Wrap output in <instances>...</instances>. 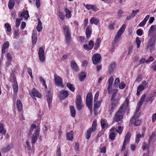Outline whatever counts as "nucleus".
Returning a JSON list of instances; mask_svg holds the SVG:
<instances>
[{"mask_svg": "<svg viewBox=\"0 0 156 156\" xmlns=\"http://www.w3.org/2000/svg\"><path fill=\"white\" fill-rule=\"evenodd\" d=\"M136 42L137 45V48H139L141 43V41L139 40V38L138 37H136Z\"/></svg>", "mask_w": 156, "mask_h": 156, "instance_id": "obj_48", "label": "nucleus"}, {"mask_svg": "<svg viewBox=\"0 0 156 156\" xmlns=\"http://www.w3.org/2000/svg\"><path fill=\"white\" fill-rule=\"evenodd\" d=\"M99 21V19L94 17H92L90 20V22L91 24L94 23L95 25H97Z\"/></svg>", "mask_w": 156, "mask_h": 156, "instance_id": "obj_26", "label": "nucleus"}, {"mask_svg": "<svg viewBox=\"0 0 156 156\" xmlns=\"http://www.w3.org/2000/svg\"><path fill=\"white\" fill-rule=\"evenodd\" d=\"M40 81L43 82V85L45 87V88H46L47 87V86L45 84V81L44 80V79L42 78V77H40Z\"/></svg>", "mask_w": 156, "mask_h": 156, "instance_id": "obj_60", "label": "nucleus"}, {"mask_svg": "<svg viewBox=\"0 0 156 156\" xmlns=\"http://www.w3.org/2000/svg\"><path fill=\"white\" fill-rule=\"evenodd\" d=\"M97 122H96V121L94 120L93 121V123L92 124V126L90 128L91 129H93V130L94 131H95L96 129V126H97Z\"/></svg>", "mask_w": 156, "mask_h": 156, "instance_id": "obj_45", "label": "nucleus"}, {"mask_svg": "<svg viewBox=\"0 0 156 156\" xmlns=\"http://www.w3.org/2000/svg\"><path fill=\"white\" fill-rule=\"evenodd\" d=\"M86 76V74L84 72H82L80 75L79 76V79L81 81H83Z\"/></svg>", "mask_w": 156, "mask_h": 156, "instance_id": "obj_34", "label": "nucleus"}, {"mask_svg": "<svg viewBox=\"0 0 156 156\" xmlns=\"http://www.w3.org/2000/svg\"><path fill=\"white\" fill-rule=\"evenodd\" d=\"M141 137V135L140 134H138L136 136V142L138 143L139 142L140 138Z\"/></svg>", "mask_w": 156, "mask_h": 156, "instance_id": "obj_62", "label": "nucleus"}, {"mask_svg": "<svg viewBox=\"0 0 156 156\" xmlns=\"http://www.w3.org/2000/svg\"><path fill=\"white\" fill-rule=\"evenodd\" d=\"M11 80H12L13 82L12 86L14 91L15 93H17L18 91V86L16 78L14 75H11Z\"/></svg>", "mask_w": 156, "mask_h": 156, "instance_id": "obj_10", "label": "nucleus"}, {"mask_svg": "<svg viewBox=\"0 0 156 156\" xmlns=\"http://www.w3.org/2000/svg\"><path fill=\"white\" fill-rule=\"evenodd\" d=\"M144 88V87L142 85H139L137 88V90L136 92V94L137 95H140V91L143 90Z\"/></svg>", "mask_w": 156, "mask_h": 156, "instance_id": "obj_32", "label": "nucleus"}, {"mask_svg": "<svg viewBox=\"0 0 156 156\" xmlns=\"http://www.w3.org/2000/svg\"><path fill=\"white\" fill-rule=\"evenodd\" d=\"M113 80H114L112 76H111L110 77V78H109L108 80V86H109V87H112V84Z\"/></svg>", "mask_w": 156, "mask_h": 156, "instance_id": "obj_44", "label": "nucleus"}, {"mask_svg": "<svg viewBox=\"0 0 156 156\" xmlns=\"http://www.w3.org/2000/svg\"><path fill=\"white\" fill-rule=\"evenodd\" d=\"M139 9H137L136 10H133L132 11V14L131 15V16L132 17H134L136 15V14L139 12Z\"/></svg>", "mask_w": 156, "mask_h": 156, "instance_id": "obj_50", "label": "nucleus"}, {"mask_svg": "<svg viewBox=\"0 0 156 156\" xmlns=\"http://www.w3.org/2000/svg\"><path fill=\"white\" fill-rule=\"evenodd\" d=\"M115 63L114 62L111 63L109 67V72L110 73H112L115 68Z\"/></svg>", "mask_w": 156, "mask_h": 156, "instance_id": "obj_25", "label": "nucleus"}, {"mask_svg": "<svg viewBox=\"0 0 156 156\" xmlns=\"http://www.w3.org/2000/svg\"><path fill=\"white\" fill-rule=\"evenodd\" d=\"M57 156H61V151L60 147H58L57 151Z\"/></svg>", "mask_w": 156, "mask_h": 156, "instance_id": "obj_56", "label": "nucleus"}, {"mask_svg": "<svg viewBox=\"0 0 156 156\" xmlns=\"http://www.w3.org/2000/svg\"><path fill=\"white\" fill-rule=\"evenodd\" d=\"M101 41L100 38H98L97 39L96 42L94 44V49L97 50L100 47V42Z\"/></svg>", "mask_w": 156, "mask_h": 156, "instance_id": "obj_27", "label": "nucleus"}, {"mask_svg": "<svg viewBox=\"0 0 156 156\" xmlns=\"http://www.w3.org/2000/svg\"><path fill=\"white\" fill-rule=\"evenodd\" d=\"M141 123V121L140 120L138 119L135 121L134 125L135 126H137L139 125Z\"/></svg>", "mask_w": 156, "mask_h": 156, "instance_id": "obj_54", "label": "nucleus"}, {"mask_svg": "<svg viewBox=\"0 0 156 156\" xmlns=\"http://www.w3.org/2000/svg\"><path fill=\"white\" fill-rule=\"evenodd\" d=\"M150 38L148 40L147 45V48L149 49L150 52L153 51L154 48L156 41V37H149Z\"/></svg>", "mask_w": 156, "mask_h": 156, "instance_id": "obj_4", "label": "nucleus"}, {"mask_svg": "<svg viewBox=\"0 0 156 156\" xmlns=\"http://www.w3.org/2000/svg\"><path fill=\"white\" fill-rule=\"evenodd\" d=\"M16 106L18 111L19 112L21 111L22 109L23 105L20 100H18L17 101Z\"/></svg>", "mask_w": 156, "mask_h": 156, "instance_id": "obj_22", "label": "nucleus"}, {"mask_svg": "<svg viewBox=\"0 0 156 156\" xmlns=\"http://www.w3.org/2000/svg\"><path fill=\"white\" fill-rule=\"evenodd\" d=\"M12 147V145L10 144L7 146L6 147L3 148L2 150L5 152H7L9 151Z\"/></svg>", "mask_w": 156, "mask_h": 156, "instance_id": "obj_39", "label": "nucleus"}, {"mask_svg": "<svg viewBox=\"0 0 156 156\" xmlns=\"http://www.w3.org/2000/svg\"><path fill=\"white\" fill-rule=\"evenodd\" d=\"M116 103H116V102H111L110 107V108L109 109V110L111 112H113V110L115 109V108L116 107Z\"/></svg>", "mask_w": 156, "mask_h": 156, "instance_id": "obj_35", "label": "nucleus"}, {"mask_svg": "<svg viewBox=\"0 0 156 156\" xmlns=\"http://www.w3.org/2000/svg\"><path fill=\"white\" fill-rule=\"evenodd\" d=\"M37 34L36 32H33L32 34V43L35 44L37 41Z\"/></svg>", "mask_w": 156, "mask_h": 156, "instance_id": "obj_21", "label": "nucleus"}, {"mask_svg": "<svg viewBox=\"0 0 156 156\" xmlns=\"http://www.w3.org/2000/svg\"><path fill=\"white\" fill-rule=\"evenodd\" d=\"M128 104L129 101L126 99L123 105L116 112L114 117V119L115 121L118 122L122 121L123 115L125 112L129 110Z\"/></svg>", "mask_w": 156, "mask_h": 156, "instance_id": "obj_1", "label": "nucleus"}, {"mask_svg": "<svg viewBox=\"0 0 156 156\" xmlns=\"http://www.w3.org/2000/svg\"><path fill=\"white\" fill-rule=\"evenodd\" d=\"M47 101L48 104V106L49 109L51 108V103H52V94L50 91L47 93Z\"/></svg>", "mask_w": 156, "mask_h": 156, "instance_id": "obj_13", "label": "nucleus"}, {"mask_svg": "<svg viewBox=\"0 0 156 156\" xmlns=\"http://www.w3.org/2000/svg\"><path fill=\"white\" fill-rule=\"evenodd\" d=\"M92 95L90 92L87 93L86 98V104L91 113L92 108Z\"/></svg>", "mask_w": 156, "mask_h": 156, "instance_id": "obj_5", "label": "nucleus"}, {"mask_svg": "<svg viewBox=\"0 0 156 156\" xmlns=\"http://www.w3.org/2000/svg\"><path fill=\"white\" fill-rule=\"evenodd\" d=\"M131 134L129 132H128L127 133L126 135L125 136L124 141H125L127 143L128 141H129L130 138Z\"/></svg>", "mask_w": 156, "mask_h": 156, "instance_id": "obj_37", "label": "nucleus"}, {"mask_svg": "<svg viewBox=\"0 0 156 156\" xmlns=\"http://www.w3.org/2000/svg\"><path fill=\"white\" fill-rule=\"evenodd\" d=\"M120 80L118 78H116L114 82V85L116 87H118L120 83Z\"/></svg>", "mask_w": 156, "mask_h": 156, "instance_id": "obj_46", "label": "nucleus"}, {"mask_svg": "<svg viewBox=\"0 0 156 156\" xmlns=\"http://www.w3.org/2000/svg\"><path fill=\"white\" fill-rule=\"evenodd\" d=\"M15 4V2L14 0H10L9 2L8 6L10 9H13Z\"/></svg>", "mask_w": 156, "mask_h": 156, "instance_id": "obj_33", "label": "nucleus"}, {"mask_svg": "<svg viewBox=\"0 0 156 156\" xmlns=\"http://www.w3.org/2000/svg\"><path fill=\"white\" fill-rule=\"evenodd\" d=\"M123 128L121 126H119L118 127V129L117 130V132L119 134H121L122 133Z\"/></svg>", "mask_w": 156, "mask_h": 156, "instance_id": "obj_61", "label": "nucleus"}, {"mask_svg": "<svg viewBox=\"0 0 156 156\" xmlns=\"http://www.w3.org/2000/svg\"><path fill=\"white\" fill-rule=\"evenodd\" d=\"M156 95V92H155L149 94L147 98L145 100V101L146 102H148L149 101H151L152 102L154 99V97Z\"/></svg>", "mask_w": 156, "mask_h": 156, "instance_id": "obj_14", "label": "nucleus"}, {"mask_svg": "<svg viewBox=\"0 0 156 156\" xmlns=\"http://www.w3.org/2000/svg\"><path fill=\"white\" fill-rule=\"evenodd\" d=\"M30 96L32 98L35 100H36L35 97L39 98H41V94L38 92V91L34 88L31 91H29Z\"/></svg>", "mask_w": 156, "mask_h": 156, "instance_id": "obj_8", "label": "nucleus"}, {"mask_svg": "<svg viewBox=\"0 0 156 156\" xmlns=\"http://www.w3.org/2000/svg\"><path fill=\"white\" fill-rule=\"evenodd\" d=\"M58 16L61 20H63L64 19L65 17L64 14L62 12H60Z\"/></svg>", "mask_w": 156, "mask_h": 156, "instance_id": "obj_47", "label": "nucleus"}, {"mask_svg": "<svg viewBox=\"0 0 156 156\" xmlns=\"http://www.w3.org/2000/svg\"><path fill=\"white\" fill-rule=\"evenodd\" d=\"M67 87L72 92H73L75 90V88L73 86V84L69 83H68L67 84Z\"/></svg>", "mask_w": 156, "mask_h": 156, "instance_id": "obj_38", "label": "nucleus"}, {"mask_svg": "<svg viewBox=\"0 0 156 156\" xmlns=\"http://www.w3.org/2000/svg\"><path fill=\"white\" fill-rule=\"evenodd\" d=\"M140 116V114L139 113L135 112L134 115L132 117V118L131 119L130 121L133 122L134 119L136 120Z\"/></svg>", "mask_w": 156, "mask_h": 156, "instance_id": "obj_36", "label": "nucleus"}, {"mask_svg": "<svg viewBox=\"0 0 156 156\" xmlns=\"http://www.w3.org/2000/svg\"><path fill=\"white\" fill-rule=\"evenodd\" d=\"M142 31L141 29H138L136 31V34L139 36L142 35Z\"/></svg>", "mask_w": 156, "mask_h": 156, "instance_id": "obj_63", "label": "nucleus"}, {"mask_svg": "<svg viewBox=\"0 0 156 156\" xmlns=\"http://www.w3.org/2000/svg\"><path fill=\"white\" fill-rule=\"evenodd\" d=\"M101 56L99 54H96L93 56L92 60V62L94 64L98 63L101 59Z\"/></svg>", "mask_w": 156, "mask_h": 156, "instance_id": "obj_9", "label": "nucleus"}, {"mask_svg": "<svg viewBox=\"0 0 156 156\" xmlns=\"http://www.w3.org/2000/svg\"><path fill=\"white\" fill-rule=\"evenodd\" d=\"M6 132V129L4 128V126L2 123H0V133L5 135Z\"/></svg>", "mask_w": 156, "mask_h": 156, "instance_id": "obj_30", "label": "nucleus"}, {"mask_svg": "<svg viewBox=\"0 0 156 156\" xmlns=\"http://www.w3.org/2000/svg\"><path fill=\"white\" fill-rule=\"evenodd\" d=\"M119 88L120 89H123L125 87L126 85L124 83V82H121L120 83H119Z\"/></svg>", "mask_w": 156, "mask_h": 156, "instance_id": "obj_53", "label": "nucleus"}, {"mask_svg": "<svg viewBox=\"0 0 156 156\" xmlns=\"http://www.w3.org/2000/svg\"><path fill=\"white\" fill-rule=\"evenodd\" d=\"M40 127L35 124H32L29 131V134L32 135L30 137L31 144H34L37 141L39 136Z\"/></svg>", "mask_w": 156, "mask_h": 156, "instance_id": "obj_2", "label": "nucleus"}, {"mask_svg": "<svg viewBox=\"0 0 156 156\" xmlns=\"http://www.w3.org/2000/svg\"><path fill=\"white\" fill-rule=\"evenodd\" d=\"M101 125L102 126V128H104L105 127V126L106 125L105 122V120L103 119H101Z\"/></svg>", "mask_w": 156, "mask_h": 156, "instance_id": "obj_55", "label": "nucleus"}, {"mask_svg": "<svg viewBox=\"0 0 156 156\" xmlns=\"http://www.w3.org/2000/svg\"><path fill=\"white\" fill-rule=\"evenodd\" d=\"M146 94H143L142 95L141 98H140V99L138 103L142 105L146 97Z\"/></svg>", "mask_w": 156, "mask_h": 156, "instance_id": "obj_40", "label": "nucleus"}, {"mask_svg": "<svg viewBox=\"0 0 156 156\" xmlns=\"http://www.w3.org/2000/svg\"><path fill=\"white\" fill-rule=\"evenodd\" d=\"M66 12V16L67 18H70L71 17V12L68 9L66 8L65 9Z\"/></svg>", "mask_w": 156, "mask_h": 156, "instance_id": "obj_41", "label": "nucleus"}, {"mask_svg": "<svg viewBox=\"0 0 156 156\" xmlns=\"http://www.w3.org/2000/svg\"><path fill=\"white\" fill-rule=\"evenodd\" d=\"M115 133L113 132H112L110 133L109 135V137L110 139L111 140H113L115 137Z\"/></svg>", "mask_w": 156, "mask_h": 156, "instance_id": "obj_52", "label": "nucleus"}, {"mask_svg": "<svg viewBox=\"0 0 156 156\" xmlns=\"http://www.w3.org/2000/svg\"><path fill=\"white\" fill-rule=\"evenodd\" d=\"M142 86L144 87V88H146L148 87V83L145 81H143L142 83Z\"/></svg>", "mask_w": 156, "mask_h": 156, "instance_id": "obj_58", "label": "nucleus"}, {"mask_svg": "<svg viewBox=\"0 0 156 156\" xmlns=\"http://www.w3.org/2000/svg\"><path fill=\"white\" fill-rule=\"evenodd\" d=\"M126 27V25L125 24H123L119 29L117 33V35H116L115 36L114 41V43H116L117 40L123 33Z\"/></svg>", "mask_w": 156, "mask_h": 156, "instance_id": "obj_6", "label": "nucleus"}, {"mask_svg": "<svg viewBox=\"0 0 156 156\" xmlns=\"http://www.w3.org/2000/svg\"><path fill=\"white\" fill-rule=\"evenodd\" d=\"M155 25H152L149 30L148 32V36L149 37H156V33L154 32L155 31Z\"/></svg>", "mask_w": 156, "mask_h": 156, "instance_id": "obj_12", "label": "nucleus"}, {"mask_svg": "<svg viewBox=\"0 0 156 156\" xmlns=\"http://www.w3.org/2000/svg\"><path fill=\"white\" fill-rule=\"evenodd\" d=\"M95 131L93 129L89 128L87 131L86 133V138L87 140H89L90 137L91 133L93 132H94Z\"/></svg>", "mask_w": 156, "mask_h": 156, "instance_id": "obj_17", "label": "nucleus"}, {"mask_svg": "<svg viewBox=\"0 0 156 156\" xmlns=\"http://www.w3.org/2000/svg\"><path fill=\"white\" fill-rule=\"evenodd\" d=\"M94 43L93 41L91 40L89 42L88 45L90 50L92 49L94 46Z\"/></svg>", "mask_w": 156, "mask_h": 156, "instance_id": "obj_49", "label": "nucleus"}, {"mask_svg": "<svg viewBox=\"0 0 156 156\" xmlns=\"http://www.w3.org/2000/svg\"><path fill=\"white\" fill-rule=\"evenodd\" d=\"M82 101L80 95H77L76 98V108L78 111H80L82 109Z\"/></svg>", "mask_w": 156, "mask_h": 156, "instance_id": "obj_7", "label": "nucleus"}, {"mask_svg": "<svg viewBox=\"0 0 156 156\" xmlns=\"http://www.w3.org/2000/svg\"><path fill=\"white\" fill-rule=\"evenodd\" d=\"M29 16L28 12L27 11L25 10L22 12L20 14V17H23L25 19H27Z\"/></svg>", "mask_w": 156, "mask_h": 156, "instance_id": "obj_28", "label": "nucleus"}, {"mask_svg": "<svg viewBox=\"0 0 156 156\" xmlns=\"http://www.w3.org/2000/svg\"><path fill=\"white\" fill-rule=\"evenodd\" d=\"M66 136L68 140H71L73 138V131H70L66 134Z\"/></svg>", "mask_w": 156, "mask_h": 156, "instance_id": "obj_31", "label": "nucleus"}, {"mask_svg": "<svg viewBox=\"0 0 156 156\" xmlns=\"http://www.w3.org/2000/svg\"><path fill=\"white\" fill-rule=\"evenodd\" d=\"M83 5L84 6H85L86 8L88 10H89L91 8V7H92V5L90 4H86L85 5V3H83Z\"/></svg>", "mask_w": 156, "mask_h": 156, "instance_id": "obj_59", "label": "nucleus"}, {"mask_svg": "<svg viewBox=\"0 0 156 156\" xmlns=\"http://www.w3.org/2000/svg\"><path fill=\"white\" fill-rule=\"evenodd\" d=\"M20 21L21 19H20L17 18L16 19V27H18L20 25Z\"/></svg>", "mask_w": 156, "mask_h": 156, "instance_id": "obj_57", "label": "nucleus"}, {"mask_svg": "<svg viewBox=\"0 0 156 156\" xmlns=\"http://www.w3.org/2000/svg\"><path fill=\"white\" fill-rule=\"evenodd\" d=\"M91 34V30L90 28V26H88L86 30V34L87 39H88L90 37Z\"/></svg>", "mask_w": 156, "mask_h": 156, "instance_id": "obj_20", "label": "nucleus"}, {"mask_svg": "<svg viewBox=\"0 0 156 156\" xmlns=\"http://www.w3.org/2000/svg\"><path fill=\"white\" fill-rule=\"evenodd\" d=\"M40 60L41 62H44L45 61V56L44 54L39 55Z\"/></svg>", "mask_w": 156, "mask_h": 156, "instance_id": "obj_42", "label": "nucleus"}, {"mask_svg": "<svg viewBox=\"0 0 156 156\" xmlns=\"http://www.w3.org/2000/svg\"><path fill=\"white\" fill-rule=\"evenodd\" d=\"M149 15H147L144 18V20L139 24V26L140 27H142L145 25L146 23V22L149 18Z\"/></svg>", "mask_w": 156, "mask_h": 156, "instance_id": "obj_24", "label": "nucleus"}, {"mask_svg": "<svg viewBox=\"0 0 156 156\" xmlns=\"http://www.w3.org/2000/svg\"><path fill=\"white\" fill-rule=\"evenodd\" d=\"M153 65L151 67L152 69L154 71H156V62H153Z\"/></svg>", "mask_w": 156, "mask_h": 156, "instance_id": "obj_64", "label": "nucleus"}, {"mask_svg": "<svg viewBox=\"0 0 156 156\" xmlns=\"http://www.w3.org/2000/svg\"><path fill=\"white\" fill-rule=\"evenodd\" d=\"M118 92V90L117 89H114L113 90V93L112 95L111 101L112 102H116L117 99L115 98L116 95Z\"/></svg>", "mask_w": 156, "mask_h": 156, "instance_id": "obj_18", "label": "nucleus"}, {"mask_svg": "<svg viewBox=\"0 0 156 156\" xmlns=\"http://www.w3.org/2000/svg\"><path fill=\"white\" fill-rule=\"evenodd\" d=\"M60 97L61 99H64L68 96V92L67 91L60 92Z\"/></svg>", "mask_w": 156, "mask_h": 156, "instance_id": "obj_16", "label": "nucleus"}, {"mask_svg": "<svg viewBox=\"0 0 156 156\" xmlns=\"http://www.w3.org/2000/svg\"><path fill=\"white\" fill-rule=\"evenodd\" d=\"M62 28L64 30L66 43L68 44H69L71 38L70 30L69 27L68 26L64 25L63 26Z\"/></svg>", "mask_w": 156, "mask_h": 156, "instance_id": "obj_3", "label": "nucleus"}, {"mask_svg": "<svg viewBox=\"0 0 156 156\" xmlns=\"http://www.w3.org/2000/svg\"><path fill=\"white\" fill-rule=\"evenodd\" d=\"M70 110L71 116L73 117H74L75 116L76 110L73 106H70Z\"/></svg>", "mask_w": 156, "mask_h": 156, "instance_id": "obj_29", "label": "nucleus"}, {"mask_svg": "<svg viewBox=\"0 0 156 156\" xmlns=\"http://www.w3.org/2000/svg\"><path fill=\"white\" fill-rule=\"evenodd\" d=\"M5 27L7 29V31L10 32L11 30V27L10 24L8 23H6L5 24Z\"/></svg>", "mask_w": 156, "mask_h": 156, "instance_id": "obj_43", "label": "nucleus"}, {"mask_svg": "<svg viewBox=\"0 0 156 156\" xmlns=\"http://www.w3.org/2000/svg\"><path fill=\"white\" fill-rule=\"evenodd\" d=\"M54 77L56 84L59 86H62V79L57 74H55L54 75Z\"/></svg>", "mask_w": 156, "mask_h": 156, "instance_id": "obj_11", "label": "nucleus"}, {"mask_svg": "<svg viewBox=\"0 0 156 156\" xmlns=\"http://www.w3.org/2000/svg\"><path fill=\"white\" fill-rule=\"evenodd\" d=\"M100 105V103L98 102H94V111L95 115H96L98 113L97 109L99 108Z\"/></svg>", "mask_w": 156, "mask_h": 156, "instance_id": "obj_19", "label": "nucleus"}, {"mask_svg": "<svg viewBox=\"0 0 156 156\" xmlns=\"http://www.w3.org/2000/svg\"><path fill=\"white\" fill-rule=\"evenodd\" d=\"M71 66L73 70L75 71H78L79 70V68L75 61H71Z\"/></svg>", "mask_w": 156, "mask_h": 156, "instance_id": "obj_15", "label": "nucleus"}, {"mask_svg": "<svg viewBox=\"0 0 156 156\" xmlns=\"http://www.w3.org/2000/svg\"><path fill=\"white\" fill-rule=\"evenodd\" d=\"M38 54L39 55L44 54V51L43 48L42 47H40L39 48Z\"/></svg>", "mask_w": 156, "mask_h": 156, "instance_id": "obj_51", "label": "nucleus"}, {"mask_svg": "<svg viewBox=\"0 0 156 156\" xmlns=\"http://www.w3.org/2000/svg\"><path fill=\"white\" fill-rule=\"evenodd\" d=\"M9 46V43L8 41L5 42L3 45L2 52V53H4L5 52V49L8 48Z\"/></svg>", "mask_w": 156, "mask_h": 156, "instance_id": "obj_23", "label": "nucleus"}]
</instances>
